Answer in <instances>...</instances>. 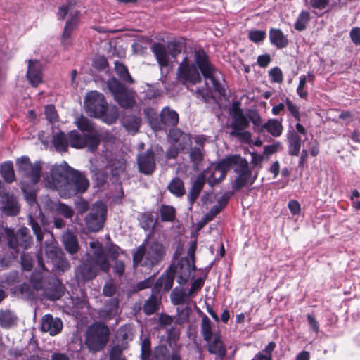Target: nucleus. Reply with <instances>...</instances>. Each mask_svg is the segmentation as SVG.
Here are the masks:
<instances>
[{"label":"nucleus","instance_id":"50","mask_svg":"<svg viewBox=\"0 0 360 360\" xmlns=\"http://www.w3.org/2000/svg\"><path fill=\"white\" fill-rule=\"evenodd\" d=\"M310 20V14L308 11H302L298 15L295 22V29L297 31H303Z\"/></svg>","mask_w":360,"mask_h":360},{"label":"nucleus","instance_id":"19","mask_svg":"<svg viewBox=\"0 0 360 360\" xmlns=\"http://www.w3.org/2000/svg\"><path fill=\"white\" fill-rule=\"evenodd\" d=\"M63 328V322L59 318H53L51 314L43 316L41 323V330L49 333L51 335H56Z\"/></svg>","mask_w":360,"mask_h":360},{"label":"nucleus","instance_id":"36","mask_svg":"<svg viewBox=\"0 0 360 360\" xmlns=\"http://www.w3.org/2000/svg\"><path fill=\"white\" fill-rule=\"evenodd\" d=\"M114 70L117 77L122 82L129 84L134 83V79L130 75L127 66H125L123 63L118 61L114 62Z\"/></svg>","mask_w":360,"mask_h":360},{"label":"nucleus","instance_id":"30","mask_svg":"<svg viewBox=\"0 0 360 360\" xmlns=\"http://www.w3.org/2000/svg\"><path fill=\"white\" fill-rule=\"evenodd\" d=\"M288 141L289 145V153L292 156H297L301 147V138L294 129H290L288 132Z\"/></svg>","mask_w":360,"mask_h":360},{"label":"nucleus","instance_id":"40","mask_svg":"<svg viewBox=\"0 0 360 360\" xmlns=\"http://www.w3.org/2000/svg\"><path fill=\"white\" fill-rule=\"evenodd\" d=\"M201 334L205 342H210L214 334V333L212 332V322L206 315L202 319Z\"/></svg>","mask_w":360,"mask_h":360},{"label":"nucleus","instance_id":"43","mask_svg":"<svg viewBox=\"0 0 360 360\" xmlns=\"http://www.w3.org/2000/svg\"><path fill=\"white\" fill-rule=\"evenodd\" d=\"M140 224L145 230L153 229L156 224L157 219H155L153 214L150 212L143 213L140 217Z\"/></svg>","mask_w":360,"mask_h":360},{"label":"nucleus","instance_id":"58","mask_svg":"<svg viewBox=\"0 0 360 360\" xmlns=\"http://www.w3.org/2000/svg\"><path fill=\"white\" fill-rule=\"evenodd\" d=\"M44 114L46 120L50 123H54L58 121V115L53 105H48L45 107Z\"/></svg>","mask_w":360,"mask_h":360},{"label":"nucleus","instance_id":"6","mask_svg":"<svg viewBox=\"0 0 360 360\" xmlns=\"http://www.w3.org/2000/svg\"><path fill=\"white\" fill-rule=\"evenodd\" d=\"M84 108L89 115L100 118L108 124L112 123V117L106 114L108 104L101 93L96 91L87 93L84 99Z\"/></svg>","mask_w":360,"mask_h":360},{"label":"nucleus","instance_id":"9","mask_svg":"<svg viewBox=\"0 0 360 360\" xmlns=\"http://www.w3.org/2000/svg\"><path fill=\"white\" fill-rule=\"evenodd\" d=\"M248 126V112L245 114L242 109L233 106L230 135L237 138L243 143L250 144L251 133L245 130Z\"/></svg>","mask_w":360,"mask_h":360},{"label":"nucleus","instance_id":"45","mask_svg":"<svg viewBox=\"0 0 360 360\" xmlns=\"http://www.w3.org/2000/svg\"><path fill=\"white\" fill-rule=\"evenodd\" d=\"M76 123L78 129L83 132H86L91 134L94 132L98 131L95 129L93 122L85 117L82 116L77 120Z\"/></svg>","mask_w":360,"mask_h":360},{"label":"nucleus","instance_id":"57","mask_svg":"<svg viewBox=\"0 0 360 360\" xmlns=\"http://www.w3.org/2000/svg\"><path fill=\"white\" fill-rule=\"evenodd\" d=\"M266 34L264 30H252L248 33V38L254 43H259L264 40Z\"/></svg>","mask_w":360,"mask_h":360},{"label":"nucleus","instance_id":"11","mask_svg":"<svg viewBox=\"0 0 360 360\" xmlns=\"http://www.w3.org/2000/svg\"><path fill=\"white\" fill-rule=\"evenodd\" d=\"M70 15L69 19L65 24L63 33V42L68 40L72 32L76 29L79 18V11L75 9V5L68 3L59 8L58 15V18L63 20L66 15Z\"/></svg>","mask_w":360,"mask_h":360},{"label":"nucleus","instance_id":"60","mask_svg":"<svg viewBox=\"0 0 360 360\" xmlns=\"http://www.w3.org/2000/svg\"><path fill=\"white\" fill-rule=\"evenodd\" d=\"M235 191H229L224 193L222 196L217 200V205H214L215 207L218 208V210H220V212H221L228 205L229 201L231 196L234 194Z\"/></svg>","mask_w":360,"mask_h":360},{"label":"nucleus","instance_id":"61","mask_svg":"<svg viewBox=\"0 0 360 360\" xmlns=\"http://www.w3.org/2000/svg\"><path fill=\"white\" fill-rule=\"evenodd\" d=\"M211 268V266L206 268L204 271V276L202 277H200L195 280L193 281V282L191 283V288L195 291H199L202 289V288L204 285L205 281L207 278V274Z\"/></svg>","mask_w":360,"mask_h":360},{"label":"nucleus","instance_id":"38","mask_svg":"<svg viewBox=\"0 0 360 360\" xmlns=\"http://www.w3.org/2000/svg\"><path fill=\"white\" fill-rule=\"evenodd\" d=\"M86 134H81L76 130L68 133L69 144L75 148H83L85 147Z\"/></svg>","mask_w":360,"mask_h":360},{"label":"nucleus","instance_id":"42","mask_svg":"<svg viewBox=\"0 0 360 360\" xmlns=\"http://www.w3.org/2000/svg\"><path fill=\"white\" fill-rule=\"evenodd\" d=\"M0 172L6 182L12 183L15 180L14 169L11 161H6L3 163L1 166Z\"/></svg>","mask_w":360,"mask_h":360},{"label":"nucleus","instance_id":"39","mask_svg":"<svg viewBox=\"0 0 360 360\" xmlns=\"http://www.w3.org/2000/svg\"><path fill=\"white\" fill-rule=\"evenodd\" d=\"M159 212L162 222H173L176 219V210L172 205H162Z\"/></svg>","mask_w":360,"mask_h":360},{"label":"nucleus","instance_id":"17","mask_svg":"<svg viewBox=\"0 0 360 360\" xmlns=\"http://www.w3.org/2000/svg\"><path fill=\"white\" fill-rule=\"evenodd\" d=\"M175 266L179 274L177 282L180 285L186 284L191 277V272L196 270L195 263L188 257H181Z\"/></svg>","mask_w":360,"mask_h":360},{"label":"nucleus","instance_id":"26","mask_svg":"<svg viewBox=\"0 0 360 360\" xmlns=\"http://www.w3.org/2000/svg\"><path fill=\"white\" fill-rule=\"evenodd\" d=\"M176 268L174 264H171L167 271V275L165 277H160L156 281V285H162L164 290L167 292L170 290L174 284V276L176 273Z\"/></svg>","mask_w":360,"mask_h":360},{"label":"nucleus","instance_id":"8","mask_svg":"<svg viewBox=\"0 0 360 360\" xmlns=\"http://www.w3.org/2000/svg\"><path fill=\"white\" fill-rule=\"evenodd\" d=\"M5 233L7 237L8 246L12 250L11 254L13 259L18 257L19 248L26 250L32 244L33 239L30 231L25 226L20 227L16 232L13 229L7 227L5 229Z\"/></svg>","mask_w":360,"mask_h":360},{"label":"nucleus","instance_id":"21","mask_svg":"<svg viewBox=\"0 0 360 360\" xmlns=\"http://www.w3.org/2000/svg\"><path fill=\"white\" fill-rule=\"evenodd\" d=\"M2 211L8 217H14L19 214L20 207L17 198L13 194L4 193L2 195Z\"/></svg>","mask_w":360,"mask_h":360},{"label":"nucleus","instance_id":"14","mask_svg":"<svg viewBox=\"0 0 360 360\" xmlns=\"http://www.w3.org/2000/svg\"><path fill=\"white\" fill-rule=\"evenodd\" d=\"M92 67L103 82V89L112 94V74L108 59L104 56H97L93 59Z\"/></svg>","mask_w":360,"mask_h":360},{"label":"nucleus","instance_id":"59","mask_svg":"<svg viewBox=\"0 0 360 360\" xmlns=\"http://www.w3.org/2000/svg\"><path fill=\"white\" fill-rule=\"evenodd\" d=\"M91 171L93 173L92 179L98 186H103L105 183V175L103 172L97 168L91 169Z\"/></svg>","mask_w":360,"mask_h":360},{"label":"nucleus","instance_id":"52","mask_svg":"<svg viewBox=\"0 0 360 360\" xmlns=\"http://www.w3.org/2000/svg\"><path fill=\"white\" fill-rule=\"evenodd\" d=\"M169 350L166 346L160 345L155 348L151 360H169Z\"/></svg>","mask_w":360,"mask_h":360},{"label":"nucleus","instance_id":"55","mask_svg":"<svg viewBox=\"0 0 360 360\" xmlns=\"http://www.w3.org/2000/svg\"><path fill=\"white\" fill-rule=\"evenodd\" d=\"M20 264L22 270L30 271L33 267L34 258L32 255L22 252L20 255Z\"/></svg>","mask_w":360,"mask_h":360},{"label":"nucleus","instance_id":"24","mask_svg":"<svg viewBox=\"0 0 360 360\" xmlns=\"http://www.w3.org/2000/svg\"><path fill=\"white\" fill-rule=\"evenodd\" d=\"M207 342V351L211 354H216L224 358L226 354V348L221 340L219 333H214L212 339Z\"/></svg>","mask_w":360,"mask_h":360},{"label":"nucleus","instance_id":"2","mask_svg":"<svg viewBox=\"0 0 360 360\" xmlns=\"http://www.w3.org/2000/svg\"><path fill=\"white\" fill-rule=\"evenodd\" d=\"M231 169L237 174L231 183L233 191L252 185L258 176V169H253L247 159H221L208 178L207 183L211 186L219 184L225 179L227 172Z\"/></svg>","mask_w":360,"mask_h":360},{"label":"nucleus","instance_id":"16","mask_svg":"<svg viewBox=\"0 0 360 360\" xmlns=\"http://www.w3.org/2000/svg\"><path fill=\"white\" fill-rule=\"evenodd\" d=\"M44 253L48 262L51 263L53 268L63 270L64 268L68 266V263L65 259L63 251L56 243H46Z\"/></svg>","mask_w":360,"mask_h":360},{"label":"nucleus","instance_id":"31","mask_svg":"<svg viewBox=\"0 0 360 360\" xmlns=\"http://www.w3.org/2000/svg\"><path fill=\"white\" fill-rule=\"evenodd\" d=\"M52 143L55 149L60 153L65 152L68 150L69 146L68 134L66 135L63 131L56 133L52 139Z\"/></svg>","mask_w":360,"mask_h":360},{"label":"nucleus","instance_id":"3","mask_svg":"<svg viewBox=\"0 0 360 360\" xmlns=\"http://www.w3.org/2000/svg\"><path fill=\"white\" fill-rule=\"evenodd\" d=\"M94 261L86 259L75 270V277L78 283H86L94 279L98 272V267L104 272L110 270L109 259L112 258V244L105 248L98 240L90 242Z\"/></svg>","mask_w":360,"mask_h":360},{"label":"nucleus","instance_id":"1","mask_svg":"<svg viewBox=\"0 0 360 360\" xmlns=\"http://www.w3.org/2000/svg\"><path fill=\"white\" fill-rule=\"evenodd\" d=\"M194 59L195 63L188 56L183 59L178 68V79L183 84H197L201 81L200 70L205 79L211 82L212 86L206 82V88L197 89L196 94L205 102L215 100L217 96H222L224 89L221 83V73L211 63L208 55L202 49H196Z\"/></svg>","mask_w":360,"mask_h":360},{"label":"nucleus","instance_id":"37","mask_svg":"<svg viewBox=\"0 0 360 360\" xmlns=\"http://www.w3.org/2000/svg\"><path fill=\"white\" fill-rule=\"evenodd\" d=\"M141 120L137 116H125L122 120L123 127L129 132L136 134L140 127Z\"/></svg>","mask_w":360,"mask_h":360},{"label":"nucleus","instance_id":"5","mask_svg":"<svg viewBox=\"0 0 360 360\" xmlns=\"http://www.w3.org/2000/svg\"><path fill=\"white\" fill-rule=\"evenodd\" d=\"M84 338V345L89 352L96 354L106 347L110 339V329L105 323L94 321L86 328Z\"/></svg>","mask_w":360,"mask_h":360},{"label":"nucleus","instance_id":"15","mask_svg":"<svg viewBox=\"0 0 360 360\" xmlns=\"http://www.w3.org/2000/svg\"><path fill=\"white\" fill-rule=\"evenodd\" d=\"M136 93L114 78V99L124 108H133L136 103Z\"/></svg>","mask_w":360,"mask_h":360},{"label":"nucleus","instance_id":"29","mask_svg":"<svg viewBox=\"0 0 360 360\" xmlns=\"http://www.w3.org/2000/svg\"><path fill=\"white\" fill-rule=\"evenodd\" d=\"M161 299L155 294L151 295L144 302L143 311L146 316L155 314L160 309Z\"/></svg>","mask_w":360,"mask_h":360},{"label":"nucleus","instance_id":"54","mask_svg":"<svg viewBox=\"0 0 360 360\" xmlns=\"http://www.w3.org/2000/svg\"><path fill=\"white\" fill-rule=\"evenodd\" d=\"M303 155L301 158H305L309 155L316 156L319 153L318 143L315 140L310 141L307 146H304L302 150Z\"/></svg>","mask_w":360,"mask_h":360},{"label":"nucleus","instance_id":"56","mask_svg":"<svg viewBox=\"0 0 360 360\" xmlns=\"http://www.w3.org/2000/svg\"><path fill=\"white\" fill-rule=\"evenodd\" d=\"M56 211L66 219H71L74 215V210L72 208L61 202H58Z\"/></svg>","mask_w":360,"mask_h":360},{"label":"nucleus","instance_id":"51","mask_svg":"<svg viewBox=\"0 0 360 360\" xmlns=\"http://www.w3.org/2000/svg\"><path fill=\"white\" fill-rule=\"evenodd\" d=\"M28 224L31 226L34 234L36 236L37 240L41 242L44 239V232L41 225L31 214L29 215Z\"/></svg>","mask_w":360,"mask_h":360},{"label":"nucleus","instance_id":"34","mask_svg":"<svg viewBox=\"0 0 360 360\" xmlns=\"http://www.w3.org/2000/svg\"><path fill=\"white\" fill-rule=\"evenodd\" d=\"M266 131L274 137H278L283 132V126L281 121L276 119H269L263 124V132Z\"/></svg>","mask_w":360,"mask_h":360},{"label":"nucleus","instance_id":"20","mask_svg":"<svg viewBox=\"0 0 360 360\" xmlns=\"http://www.w3.org/2000/svg\"><path fill=\"white\" fill-rule=\"evenodd\" d=\"M49 287L45 286L44 288L46 297L50 300H58L60 299L65 293V288L63 283L57 278H51L49 281Z\"/></svg>","mask_w":360,"mask_h":360},{"label":"nucleus","instance_id":"62","mask_svg":"<svg viewBox=\"0 0 360 360\" xmlns=\"http://www.w3.org/2000/svg\"><path fill=\"white\" fill-rule=\"evenodd\" d=\"M269 76L271 81L276 83H281L283 82V73L281 70L278 67H274L269 70Z\"/></svg>","mask_w":360,"mask_h":360},{"label":"nucleus","instance_id":"47","mask_svg":"<svg viewBox=\"0 0 360 360\" xmlns=\"http://www.w3.org/2000/svg\"><path fill=\"white\" fill-rule=\"evenodd\" d=\"M30 283L32 288L36 290H44L45 287L43 275L40 271H34L31 274Z\"/></svg>","mask_w":360,"mask_h":360},{"label":"nucleus","instance_id":"41","mask_svg":"<svg viewBox=\"0 0 360 360\" xmlns=\"http://www.w3.org/2000/svg\"><path fill=\"white\" fill-rule=\"evenodd\" d=\"M74 205L77 212V218L83 215L88 210L90 211L91 206L89 201L79 195L75 196Z\"/></svg>","mask_w":360,"mask_h":360},{"label":"nucleus","instance_id":"7","mask_svg":"<svg viewBox=\"0 0 360 360\" xmlns=\"http://www.w3.org/2000/svg\"><path fill=\"white\" fill-rule=\"evenodd\" d=\"M89 187V181L84 172L72 169L67 183L61 189L60 196L69 198L76 195H82Z\"/></svg>","mask_w":360,"mask_h":360},{"label":"nucleus","instance_id":"33","mask_svg":"<svg viewBox=\"0 0 360 360\" xmlns=\"http://www.w3.org/2000/svg\"><path fill=\"white\" fill-rule=\"evenodd\" d=\"M167 190L174 196L181 198L186 193L184 181L179 177L173 178L167 187Z\"/></svg>","mask_w":360,"mask_h":360},{"label":"nucleus","instance_id":"25","mask_svg":"<svg viewBox=\"0 0 360 360\" xmlns=\"http://www.w3.org/2000/svg\"><path fill=\"white\" fill-rule=\"evenodd\" d=\"M62 242L64 245L65 250L71 255L77 254L79 245L76 235L70 231H66L62 236Z\"/></svg>","mask_w":360,"mask_h":360},{"label":"nucleus","instance_id":"32","mask_svg":"<svg viewBox=\"0 0 360 360\" xmlns=\"http://www.w3.org/2000/svg\"><path fill=\"white\" fill-rule=\"evenodd\" d=\"M18 317L11 310H0V326L9 329L17 323Z\"/></svg>","mask_w":360,"mask_h":360},{"label":"nucleus","instance_id":"10","mask_svg":"<svg viewBox=\"0 0 360 360\" xmlns=\"http://www.w3.org/2000/svg\"><path fill=\"white\" fill-rule=\"evenodd\" d=\"M107 207L101 200L91 205L90 211L84 218L85 226L89 232H98L104 226L106 219Z\"/></svg>","mask_w":360,"mask_h":360},{"label":"nucleus","instance_id":"48","mask_svg":"<svg viewBox=\"0 0 360 360\" xmlns=\"http://www.w3.org/2000/svg\"><path fill=\"white\" fill-rule=\"evenodd\" d=\"M194 141L198 146L194 147L191 150L190 158H202L204 153L201 148L202 147L204 143L207 141V138L205 136H196L194 137Z\"/></svg>","mask_w":360,"mask_h":360},{"label":"nucleus","instance_id":"44","mask_svg":"<svg viewBox=\"0 0 360 360\" xmlns=\"http://www.w3.org/2000/svg\"><path fill=\"white\" fill-rule=\"evenodd\" d=\"M102 135L98 131L94 132L91 134H86L85 136V147L88 148V150L91 152L95 151L99 145L100 137Z\"/></svg>","mask_w":360,"mask_h":360},{"label":"nucleus","instance_id":"28","mask_svg":"<svg viewBox=\"0 0 360 360\" xmlns=\"http://www.w3.org/2000/svg\"><path fill=\"white\" fill-rule=\"evenodd\" d=\"M160 120L166 126L175 127L179 122V115L175 110L166 106L161 110Z\"/></svg>","mask_w":360,"mask_h":360},{"label":"nucleus","instance_id":"23","mask_svg":"<svg viewBox=\"0 0 360 360\" xmlns=\"http://www.w3.org/2000/svg\"><path fill=\"white\" fill-rule=\"evenodd\" d=\"M205 181L206 176L203 172L200 173L193 182L188 194V200L191 205H193L198 198L203 189Z\"/></svg>","mask_w":360,"mask_h":360},{"label":"nucleus","instance_id":"13","mask_svg":"<svg viewBox=\"0 0 360 360\" xmlns=\"http://www.w3.org/2000/svg\"><path fill=\"white\" fill-rule=\"evenodd\" d=\"M158 64L160 67H167L170 58H175L181 52V49L176 43H169L167 47L160 43H155L151 47Z\"/></svg>","mask_w":360,"mask_h":360},{"label":"nucleus","instance_id":"64","mask_svg":"<svg viewBox=\"0 0 360 360\" xmlns=\"http://www.w3.org/2000/svg\"><path fill=\"white\" fill-rule=\"evenodd\" d=\"M307 83V77L302 75L300 77V82L297 88V93L299 96L302 98H306L307 97V91L305 90V86Z\"/></svg>","mask_w":360,"mask_h":360},{"label":"nucleus","instance_id":"35","mask_svg":"<svg viewBox=\"0 0 360 360\" xmlns=\"http://www.w3.org/2000/svg\"><path fill=\"white\" fill-rule=\"evenodd\" d=\"M155 159H137L139 172L145 175H151L156 169Z\"/></svg>","mask_w":360,"mask_h":360},{"label":"nucleus","instance_id":"4","mask_svg":"<svg viewBox=\"0 0 360 360\" xmlns=\"http://www.w3.org/2000/svg\"><path fill=\"white\" fill-rule=\"evenodd\" d=\"M166 255L165 245L158 241L148 242L146 238L143 240L132 254L133 266H141L151 269L159 265Z\"/></svg>","mask_w":360,"mask_h":360},{"label":"nucleus","instance_id":"27","mask_svg":"<svg viewBox=\"0 0 360 360\" xmlns=\"http://www.w3.org/2000/svg\"><path fill=\"white\" fill-rule=\"evenodd\" d=\"M269 40L278 49L285 48L288 44V39L280 29L271 28L269 30Z\"/></svg>","mask_w":360,"mask_h":360},{"label":"nucleus","instance_id":"53","mask_svg":"<svg viewBox=\"0 0 360 360\" xmlns=\"http://www.w3.org/2000/svg\"><path fill=\"white\" fill-rule=\"evenodd\" d=\"M171 301L174 305L184 304L188 302L186 292L181 290H174L171 293Z\"/></svg>","mask_w":360,"mask_h":360},{"label":"nucleus","instance_id":"18","mask_svg":"<svg viewBox=\"0 0 360 360\" xmlns=\"http://www.w3.org/2000/svg\"><path fill=\"white\" fill-rule=\"evenodd\" d=\"M26 77L31 85L37 86L42 82L41 64L37 60H29Z\"/></svg>","mask_w":360,"mask_h":360},{"label":"nucleus","instance_id":"12","mask_svg":"<svg viewBox=\"0 0 360 360\" xmlns=\"http://www.w3.org/2000/svg\"><path fill=\"white\" fill-rule=\"evenodd\" d=\"M72 169L65 161L60 165H54L51 169L50 177L48 179L49 186L58 191L60 195L61 189L67 183Z\"/></svg>","mask_w":360,"mask_h":360},{"label":"nucleus","instance_id":"63","mask_svg":"<svg viewBox=\"0 0 360 360\" xmlns=\"http://www.w3.org/2000/svg\"><path fill=\"white\" fill-rule=\"evenodd\" d=\"M153 281L154 276L137 283L136 286L134 287V292H138L150 288L153 283Z\"/></svg>","mask_w":360,"mask_h":360},{"label":"nucleus","instance_id":"22","mask_svg":"<svg viewBox=\"0 0 360 360\" xmlns=\"http://www.w3.org/2000/svg\"><path fill=\"white\" fill-rule=\"evenodd\" d=\"M18 163H21L27 170L26 174L30 177L34 184L39 181L41 172L40 161H36L34 164L30 162V159H17Z\"/></svg>","mask_w":360,"mask_h":360},{"label":"nucleus","instance_id":"49","mask_svg":"<svg viewBox=\"0 0 360 360\" xmlns=\"http://www.w3.org/2000/svg\"><path fill=\"white\" fill-rule=\"evenodd\" d=\"M249 122H251L254 125V129L256 132L263 133V124L260 115L254 110H250L248 112Z\"/></svg>","mask_w":360,"mask_h":360},{"label":"nucleus","instance_id":"46","mask_svg":"<svg viewBox=\"0 0 360 360\" xmlns=\"http://www.w3.org/2000/svg\"><path fill=\"white\" fill-rule=\"evenodd\" d=\"M133 335L132 328L130 325L125 324L122 326L115 335L114 341L121 340L127 341L128 339H131Z\"/></svg>","mask_w":360,"mask_h":360}]
</instances>
